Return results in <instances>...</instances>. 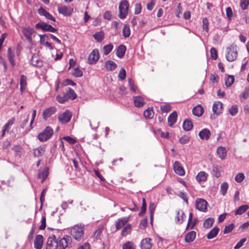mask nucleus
<instances>
[{
    "label": "nucleus",
    "mask_w": 249,
    "mask_h": 249,
    "mask_svg": "<svg viewBox=\"0 0 249 249\" xmlns=\"http://www.w3.org/2000/svg\"><path fill=\"white\" fill-rule=\"evenodd\" d=\"M67 94L65 91H64L61 94L58 95L56 96L57 101L61 104L64 103L65 102L68 101L69 98L68 96H67Z\"/></svg>",
    "instance_id": "obj_33"
},
{
    "label": "nucleus",
    "mask_w": 249,
    "mask_h": 249,
    "mask_svg": "<svg viewBox=\"0 0 249 249\" xmlns=\"http://www.w3.org/2000/svg\"><path fill=\"white\" fill-rule=\"evenodd\" d=\"M26 76L24 75H21L20 78V87H26L27 85Z\"/></svg>",
    "instance_id": "obj_58"
},
{
    "label": "nucleus",
    "mask_w": 249,
    "mask_h": 249,
    "mask_svg": "<svg viewBox=\"0 0 249 249\" xmlns=\"http://www.w3.org/2000/svg\"><path fill=\"white\" fill-rule=\"evenodd\" d=\"M72 117V112L67 110L64 112L60 114L58 116V119L61 124L68 123Z\"/></svg>",
    "instance_id": "obj_6"
},
{
    "label": "nucleus",
    "mask_w": 249,
    "mask_h": 249,
    "mask_svg": "<svg viewBox=\"0 0 249 249\" xmlns=\"http://www.w3.org/2000/svg\"><path fill=\"white\" fill-rule=\"evenodd\" d=\"M249 207L247 205H243L239 207L238 209L235 211V215H241L244 213L248 209Z\"/></svg>",
    "instance_id": "obj_40"
},
{
    "label": "nucleus",
    "mask_w": 249,
    "mask_h": 249,
    "mask_svg": "<svg viewBox=\"0 0 249 249\" xmlns=\"http://www.w3.org/2000/svg\"><path fill=\"white\" fill-rule=\"evenodd\" d=\"M208 202L202 198H198L196 201V208L201 212H205L207 210Z\"/></svg>",
    "instance_id": "obj_7"
},
{
    "label": "nucleus",
    "mask_w": 249,
    "mask_h": 249,
    "mask_svg": "<svg viewBox=\"0 0 249 249\" xmlns=\"http://www.w3.org/2000/svg\"><path fill=\"white\" fill-rule=\"evenodd\" d=\"M48 174V168L47 167H45L42 171V172L38 174V177L42 179V182H43L44 180L46 179V178H47Z\"/></svg>",
    "instance_id": "obj_39"
},
{
    "label": "nucleus",
    "mask_w": 249,
    "mask_h": 249,
    "mask_svg": "<svg viewBox=\"0 0 249 249\" xmlns=\"http://www.w3.org/2000/svg\"><path fill=\"white\" fill-rule=\"evenodd\" d=\"M208 175L205 172L201 171L196 175V178L197 182H205L208 178Z\"/></svg>",
    "instance_id": "obj_25"
},
{
    "label": "nucleus",
    "mask_w": 249,
    "mask_h": 249,
    "mask_svg": "<svg viewBox=\"0 0 249 249\" xmlns=\"http://www.w3.org/2000/svg\"><path fill=\"white\" fill-rule=\"evenodd\" d=\"M113 48V45L111 44H107L103 47L104 53L105 55L109 54Z\"/></svg>",
    "instance_id": "obj_47"
},
{
    "label": "nucleus",
    "mask_w": 249,
    "mask_h": 249,
    "mask_svg": "<svg viewBox=\"0 0 249 249\" xmlns=\"http://www.w3.org/2000/svg\"><path fill=\"white\" fill-rule=\"evenodd\" d=\"M43 243V237L42 235H36L34 242V247L36 249H41Z\"/></svg>",
    "instance_id": "obj_18"
},
{
    "label": "nucleus",
    "mask_w": 249,
    "mask_h": 249,
    "mask_svg": "<svg viewBox=\"0 0 249 249\" xmlns=\"http://www.w3.org/2000/svg\"><path fill=\"white\" fill-rule=\"evenodd\" d=\"M190 141V138L187 135H184L179 139V142L181 144L187 143Z\"/></svg>",
    "instance_id": "obj_57"
},
{
    "label": "nucleus",
    "mask_w": 249,
    "mask_h": 249,
    "mask_svg": "<svg viewBox=\"0 0 249 249\" xmlns=\"http://www.w3.org/2000/svg\"><path fill=\"white\" fill-rule=\"evenodd\" d=\"M249 4V0H241L240 6L242 9L246 10L247 9Z\"/></svg>",
    "instance_id": "obj_59"
},
{
    "label": "nucleus",
    "mask_w": 249,
    "mask_h": 249,
    "mask_svg": "<svg viewBox=\"0 0 249 249\" xmlns=\"http://www.w3.org/2000/svg\"><path fill=\"white\" fill-rule=\"evenodd\" d=\"M173 168L177 174L181 176L184 175L185 171L179 162L175 161L173 165Z\"/></svg>",
    "instance_id": "obj_15"
},
{
    "label": "nucleus",
    "mask_w": 249,
    "mask_h": 249,
    "mask_svg": "<svg viewBox=\"0 0 249 249\" xmlns=\"http://www.w3.org/2000/svg\"><path fill=\"white\" fill-rule=\"evenodd\" d=\"M234 78L233 76L229 75L225 78V84L227 87H230L234 82Z\"/></svg>",
    "instance_id": "obj_41"
},
{
    "label": "nucleus",
    "mask_w": 249,
    "mask_h": 249,
    "mask_svg": "<svg viewBox=\"0 0 249 249\" xmlns=\"http://www.w3.org/2000/svg\"><path fill=\"white\" fill-rule=\"evenodd\" d=\"M238 107L237 105H233L229 109V113L232 116H235L238 113Z\"/></svg>",
    "instance_id": "obj_48"
},
{
    "label": "nucleus",
    "mask_w": 249,
    "mask_h": 249,
    "mask_svg": "<svg viewBox=\"0 0 249 249\" xmlns=\"http://www.w3.org/2000/svg\"><path fill=\"white\" fill-rule=\"evenodd\" d=\"M65 92L67 96H68L69 99L74 100L77 97L75 91L71 88H69L68 89L66 90Z\"/></svg>",
    "instance_id": "obj_38"
},
{
    "label": "nucleus",
    "mask_w": 249,
    "mask_h": 249,
    "mask_svg": "<svg viewBox=\"0 0 249 249\" xmlns=\"http://www.w3.org/2000/svg\"><path fill=\"white\" fill-rule=\"evenodd\" d=\"M53 134V128L50 126H47L42 132L38 135L37 138L40 142H44L50 139Z\"/></svg>",
    "instance_id": "obj_3"
},
{
    "label": "nucleus",
    "mask_w": 249,
    "mask_h": 249,
    "mask_svg": "<svg viewBox=\"0 0 249 249\" xmlns=\"http://www.w3.org/2000/svg\"><path fill=\"white\" fill-rule=\"evenodd\" d=\"M182 126L184 130L189 131L193 128V123L190 120L186 119L183 122Z\"/></svg>",
    "instance_id": "obj_37"
},
{
    "label": "nucleus",
    "mask_w": 249,
    "mask_h": 249,
    "mask_svg": "<svg viewBox=\"0 0 249 249\" xmlns=\"http://www.w3.org/2000/svg\"><path fill=\"white\" fill-rule=\"evenodd\" d=\"M223 104L221 102L218 101L215 102L213 106V111L214 114L217 115L220 114L221 112Z\"/></svg>",
    "instance_id": "obj_20"
},
{
    "label": "nucleus",
    "mask_w": 249,
    "mask_h": 249,
    "mask_svg": "<svg viewBox=\"0 0 249 249\" xmlns=\"http://www.w3.org/2000/svg\"><path fill=\"white\" fill-rule=\"evenodd\" d=\"M34 31V29L30 27H23L22 30V32L25 38L29 42L32 41L31 36Z\"/></svg>",
    "instance_id": "obj_14"
},
{
    "label": "nucleus",
    "mask_w": 249,
    "mask_h": 249,
    "mask_svg": "<svg viewBox=\"0 0 249 249\" xmlns=\"http://www.w3.org/2000/svg\"><path fill=\"white\" fill-rule=\"evenodd\" d=\"M105 67L107 70L114 71L117 67V64L112 60H107L105 64Z\"/></svg>",
    "instance_id": "obj_35"
},
{
    "label": "nucleus",
    "mask_w": 249,
    "mask_h": 249,
    "mask_svg": "<svg viewBox=\"0 0 249 249\" xmlns=\"http://www.w3.org/2000/svg\"><path fill=\"white\" fill-rule=\"evenodd\" d=\"M217 154L221 159H225L227 156V150L226 148L222 146L218 147L217 149Z\"/></svg>",
    "instance_id": "obj_31"
},
{
    "label": "nucleus",
    "mask_w": 249,
    "mask_h": 249,
    "mask_svg": "<svg viewBox=\"0 0 249 249\" xmlns=\"http://www.w3.org/2000/svg\"><path fill=\"white\" fill-rule=\"evenodd\" d=\"M143 115L145 118L152 119L154 116V112L153 109L150 108H147L144 111Z\"/></svg>",
    "instance_id": "obj_44"
},
{
    "label": "nucleus",
    "mask_w": 249,
    "mask_h": 249,
    "mask_svg": "<svg viewBox=\"0 0 249 249\" xmlns=\"http://www.w3.org/2000/svg\"><path fill=\"white\" fill-rule=\"evenodd\" d=\"M234 228V225L233 223H231L229 225L226 226L224 229L223 233L224 234L229 233L231 232L233 230Z\"/></svg>",
    "instance_id": "obj_51"
},
{
    "label": "nucleus",
    "mask_w": 249,
    "mask_h": 249,
    "mask_svg": "<svg viewBox=\"0 0 249 249\" xmlns=\"http://www.w3.org/2000/svg\"><path fill=\"white\" fill-rule=\"evenodd\" d=\"M93 37L97 42H101L104 38V34L102 31L96 33L93 35Z\"/></svg>",
    "instance_id": "obj_46"
},
{
    "label": "nucleus",
    "mask_w": 249,
    "mask_h": 249,
    "mask_svg": "<svg viewBox=\"0 0 249 249\" xmlns=\"http://www.w3.org/2000/svg\"><path fill=\"white\" fill-rule=\"evenodd\" d=\"M196 237V232L195 231L189 232L185 236L184 240L186 243H190L194 241Z\"/></svg>",
    "instance_id": "obj_27"
},
{
    "label": "nucleus",
    "mask_w": 249,
    "mask_h": 249,
    "mask_svg": "<svg viewBox=\"0 0 249 249\" xmlns=\"http://www.w3.org/2000/svg\"><path fill=\"white\" fill-rule=\"evenodd\" d=\"M47 248L49 249H57V239L55 235L50 236L47 242Z\"/></svg>",
    "instance_id": "obj_13"
},
{
    "label": "nucleus",
    "mask_w": 249,
    "mask_h": 249,
    "mask_svg": "<svg viewBox=\"0 0 249 249\" xmlns=\"http://www.w3.org/2000/svg\"><path fill=\"white\" fill-rule=\"evenodd\" d=\"M31 63L33 65L41 67L43 66L42 61L40 60L37 56H33L31 60Z\"/></svg>",
    "instance_id": "obj_36"
},
{
    "label": "nucleus",
    "mask_w": 249,
    "mask_h": 249,
    "mask_svg": "<svg viewBox=\"0 0 249 249\" xmlns=\"http://www.w3.org/2000/svg\"><path fill=\"white\" fill-rule=\"evenodd\" d=\"M72 75L76 77H80L82 76L83 72L79 68H76L73 70Z\"/></svg>",
    "instance_id": "obj_52"
},
{
    "label": "nucleus",
    "mask_w": 249,
    "mask_h": 249,
    "mask_svg": "<svg viewBox=\"0 0 249 249\" xmlns=\"http://www.w3.org/2000/svg\"><path fill=\"white\" fill-rule=\"evenodd\" d=\"M151 241V239L149 238L142 239L141 242V249H151L152 247Z\"/></svg>",
    "instance_id": "obj_16"
},
{
    "label": "nucleus",
    "mask_w": 249,
    "mask_h": 249,
    "mask_svg": "<svg viewBox=\"0 0 249 249\" xmlns=\"http://www.w3.org/2000/svg\"><path fill=\"white\" fill-rule=\"evenodd\" d=\"M185 216V213L182 210L178 211L177 212V214L176 218V222L178 224H181L183 221V219Z\"/></svg>",
    "instance_id": "obj_34"
},
{
    "label": "nucleus",
    "mask_w": 249,
    "mask_h": 249,
    "mask_svg": "<svg viewBox=\"0 0 249 249\" xmlns=\"http://www.w3.org/2000/svg\"><path fill=\"white\" fill-rule=\"evenodd\" d=\"M134 103L135 106L137 107H141L145 104L143 98L140 96L134 97Z\"/></svg>",
    "instance_id": "obj_26"
},
{
    "label": "nucleus",
    "mask_w": 249,
    "mask_h": 249,
    "mask_svg": "<svg viewBox=\"0 0 249 249\" xmlns=\"http://www.w3.org/2000/svg\"><path fill=\"white\" fill-rule=\"evenodd\" d=\"M12 149L15 153L17 156H20L22 147L20 145H14L12 147Z\"/></svg>",
    "instance_id": "obj_49"
},
{
    "label": "nucleus",
    "mask_w": 249,
    "mask_h": 249,
    "mask_svg": "<svg viewBox=\"0 0 249 249\" xmlns=\"http://www.w3.org/2000/svg\"><path fill=\"white\" fill-rule=\"evenodd\" d=\"M118 77L122 80H124L125 79L126 71L124 68H122L120 70L118 74Z\"/></svg>",
    "instance_id": "obj_56"
},
{
    "label": "nucleus",
    "mask_w": 249,
    "mask_h": 249,
    "mask_svg": "<svg viewBox=\"0 0 249 249\" xmlns=\"http://www.w3.org/2000/svg\"><path fill=\"white\" fill-rule=\"evenodd\" d=\"M193 114L196 116H201L204 112V109L201 106H196L192 110Z\"/></svg>",
    "instance_id": "obj_30"
},
{
    "label": "nucleus",
    "mask_w": 249,
    "mask_h": 249,
    "mask_svg": "<svg viewBox=\"0 0 249 249\" xmlns=\"http://www.w3.org/2000/svg\"><path fill=\"white\" fill-rule=\"evenodd\" d=\"M131 229V225L130 224H127L123 229L122 231V235L123 236L126 235L130 231Z\"/></svg>",
    "instance_id": "obj_53"
},
{
    "label": "nucleus",
    "mask_w": 249,
    "mask_h": 249,
    "mask_svg": "<svg viewBox=\"0 0 249 249\" xmlns=\"http://www.w3.org/2000/svg\"><path fill=\"white\" fill-rule=\"evenodd\" d=\"M122 249H136V246L131 241H127L123 245Z\"/></svg>",
    "instance_id": "obj_43"
},
{
    "label": "nucleus",
    "mask_w": 249,
    "mask_h": 249,
    "mask_svg": "<svg viewBox=\"0 0 249 249\" xmlns=\"http://www.w3.org/2000/svg\"><path fill=\"white\" fill-rule=\"evenodd\" d=\"M128 82L131 91L135 92L136 91V87L134 85V82L130 78L128 79Z\"/></svg>",
    "instance_id": "obj_62"
},
{
    "label": "nucleus",
    "mask_w": 249,
    "mask_h": 249,
    "mask_svg": "<svg viewBox=\"0 0 249 249\" xmlns=\"http://www.w3.org/2000/svg\"><path fill=\"white\" fill-rule=\"evenodd\" d=\"M71 237L68 235H65L63 238L57 239V249H65L71 243Z\"/></svg>",
    "instance_id": "obj_4"
},
{
    "label": "nucleus",
    "mask_w": 249,
    "mask_h": 249,
    "mask_svg": "<svg viewBox=\"0 0 249 249\" xmlns=\"http://www.w3.org/2000/svg\"><path fill=\"white\" fill-rule=\"evenodd\" d=\"M36 28H40L44 31H48L52 33H54L56 31V29L52 25L41 21L36 24Z\"/></svg>",
    "instance_id": "obj_8"
},
{
    "label": "nucleus",
    "mask_w": 249,
    "mask_h": 249,
    "mask_svg": "<svg viewBox=\"0 0 249 249\" xmlns=\"http://www.w3.org/2000/svg\"><path fill=\"white\" fill-rule=\"evenodd\" d=\"M214 219L213 218H208L206 219L203 223V226L205 228L209 229L211 227L214 222Z\"/></svg>",
    "instance_id": "obj_42"
},
{
    "label": "nucleus",
    "mask_w": 249,
    "mask_h": 249,
    "mask_svg": "<svg viewBox=\"0 0 249 249\" xmlns=\"http://www.w3.org/2000/svg\"><path fill=\"white\" fill-rule=\"evenodd\" d=\"M222 167L220 165L213 164L212 166V174L215 178H218L221 176Z\"/></svg>",
    "instance_id": "obj_17"
},
{
    "label": "nucleus",
    "mask_w": 249,
    "mask_h": 249,
    "mask_svg": "<svg viewBox=\"0 0 249 249\" xmlns=\"http://www.w3.org/2000/svg\"><path fill=\"white\" fill-rule=\"evenodd\" d=\"M237 47L236 45H231L226 49V58L229 62L234 61L237 56Z\"/></svg>",
    "instance_id": "obj_2"
},
{
    "label": "nucleus",
    "mask_w": 249,
    "mask_h": 249,
    "mask_svg": "<svg viewBox=\"0 0 249 249\" xmlns=\"http://www.w3.org/2000/svg\"><path fill=\"white\" fill-rule=\"evenodd\" d=\"M58 11L60 14L65 16H70L73 12V9L71 7L62 5L58 7Z\"/></svg>",
    "instance_id": "obj_11"
},
{
    "label": "nucleus",
    "mask_w": 249,
    "mask_h": 249,
    "mask_svg": "<svg viewBox=\"0 0 249 249\" xmlns=\"http://www.w3.org/2000/svg\"><path fill=\"white\" fill-rule=\"evenodd\" d=\"M46 150V147L45 145L40 146L34 150V156L36 157H39L42 156Z\"/></svg>",
    "instance_id": "obj_23"
},
{
    "label": "nucleus",
    "mask_w": 249,
    "mask_h": 249,
    "mask_svg": "<svg viewBox=\"0 0 249 249\" xmlns=\"http://www.w3.org/2000/svg\"><path fill=\"white\" fill-rule=\"evenodd\" d=\"M84 225L80 224L75 225L71 228V235L75 240L80 241L84 239Z\"/></svg>",
    "instance_id": "obj_1"
},
{
    "label": "nucleus",
    "mask_w": 249,
    "mask_h": 249,
    "mask_svg": "<svg viewBox=\"0 0 249 249\" xmlns=\"http://www.w3.org/2000/svg\"><path fill=\"white\" fill-rule=\"evenodd\" d=\"M178 118L177 113L176 111L173 112L168 117V123L169 126H172L177 122Z\"/></svg>",
    "instance_id": "obj_24"
},
{
    "label": "nucleus",
    "mask_w": 249,
    "mask_h": 249,
    "mask_svg": "<svg viewBox=\"0 0 249 249\" xmlns=\"http://www.w3.org/2000/svg\"><path fill=\"white\" fill-rule=\"evenodd\" d=\"M15 121V118H12L11 119L9 120L8 122L5 124L1 130V136L2 137H3L5 136V133L6 132H9L10 128H11L13 124L14 123Z\"/></svg>",
    "instance_id": "obj_12"
},
{
    "label": "nucleus",
    "mask_w": 249,
    "mask_h": 249,
    "mask_svg": "<svg viewBox=\"0 0 249 249\" xmlns=\"http://www.w3.org/2000/svg\"><path fill=\"white\" fill-rule=\"evenodd\" d=\"M228 187L229 184L227 182H224L221 184L220 186V192L222 195L224 196L226 195Z\"/></svg>",
    "instance_id": "obj_45"
},
{
    "label": "nucleus",
    "mask_w": 249,
    "mask_h": 249,
    "mask_svg": "<svg viewBox=\"0 0 249 249\" xmlns=\"http://www.w3.org/2000/svg\"><path fill=\"white\" fill-rule=\"evenodd\" d=\"M38 12L40 15L45 17L47 19L55 21L54 18L44 9L42 8L39 9Z\"/></svg>",
    "instance_id": "obj_28"
},
{
    "label": "nucleus",
    "mask_w": 249,
    "mask_h": 249,
    "mask_svg": "<svg viewBox=\"0 0 249 249\" xmlns=\"http://www.w3.org/2000/svg\"><path fill=\"white\" fill-rule=\"evenodd\" d=\"M160 109L163 112H168L171 110V107L169 105L161 106Z\"/></svg>",
    "instance_id": "obj_64"
},
{
    "label": "nucleus",
    "mask_w": 249,
    "mask_h": 249,
    "mask_svg": "<svg viewBox=\"0 0 249 249\" xmlns=\"http://www.w3.org/2000/svg\"><path fill=\"white\" fill-rule=\"evenodd\" d=\"M211 57L215 60L217 58V53L216 50L214 48H212L210 50Z\"/></svg>",
    "instance_id": "obj_61"
},
{
    "label": "nucleus",
    "mask_w": 249,
    "mask_h": 249,
    "mask_svg": "<svg viewBox=\"0 0 249 249\" xmlns=\"http://www.w3.org/2000/svg\"><path fill=\"white\" fill-rule=\"evenodd\" d=\"M219 228L217 227H214L207 235V238L211 239L214 238L218 234Z\"/></svg>",
    "instance_id": "obj_32"
},
{
    "label": "nucleus",
    "mask_w": 249,
    "mask_h": 249,
    "mask_svg": "<svg viewBox=\"0 0 249 249\" xmlns=\"http://www.w3.org/2000/svg\"><path fill=\"white\" fill-rule=\"evenodd\" d=\"M8 58L9 61L12 66L15 65V51L11 48L8 49Z\"/></svg>",
    "instance_id": "obj_19"
},
{
    "label": "nucleus",
    "mask_w": 249,
    "mask_h": 249,
    "mask_svg": "<svg viewBox=\"0 0 249 249\" xmlns=\"http://www.w3.org/2000/svg\"><path fill=\"white\" fill-rule=\"evenodd\" d=\"M247 239L246 238H242L234 246V249H238L242 247L244 245V243L246 241Z\"/></svg>",
    "instance_id": "obj_60"
},
{
    "label": "nucleus",
    "mask_w": 249,
    "mask_h": 249,
    "mask_svg": "<svg viewBox=\"0 0 249 249\" xmlns=\"http://www.w3.org/2000/svg\"><path fill=\"white\" fill-rule=\"evenodd\" d=\"M56 108L55 107H50L45 109L42 113V118L44 120H47L52 115L56 112Z\"/></svg>",
    "instance_id": "obj_10"
},
{
    "label": "nucleus",
    "mask_w": 249,
    "mask_h": 249,
    "mask_svg": "<svg viewBox=\"0 0 249 249\" xmlns=\"http://www.w3.org/2000/svg\"><path fill=\"white\" fill-rule=\"evenodd\" d=\"M123 36L125 37H128L130 35V30L129 27L128 25H125L123 29Z\"/></svg>",
    "instance_id": "obj_50"
},
{
    "label": "nucleus",
    "mask_w": 249,
    "mask_h": 249,
    "mask_svg": "<svg viewBox=\"0 0 249 249\" xmlns=\"http://www.w3.org/2000/svg\"><path fill=\"white\" fill-rule=\"evenodd\" d=\"M244 174L242 173L237 174L235 177V180L238 183H241L244 180Z\"/></svg>",
    "instance_id": "obj_54"
},
{
    "label": "nucleus",
    "mask_w": 249,
    "mask_h": 249,
    "mask_svg": "<svg viewBox=\"0 0 249 249\" xmlns=\"http://www.w3.org/2000/svg\"><path fill=\"white\" fill-rule=\"evenodd\" d=\"M125 51H126L125 46L124 45H121L119 46L117 49L116 55L119 58H121L124 56Z\"/></svg>",
    "instance_id": "obj_29"
},
{
    "label": "nucleus",
    "mask_w": 249,
    "mask_h": 249,
    "mask_svg": "<svg viewBox=\"0 0 249 249\" xmlns=\"http://www.w3.org/2000/svg\"><path fill=\"white\" fill-rule=\"evenodd\" d=\"M102 231H103V228L102 227L99 228L94 232V237L97 239H99Z\"/></svg>",
    "instance_id": "obj_63"
},
{
    "label": "nucleus",
    "mask_w": 249,
    "mask_h": 249,
    "mask_svg": "<svg viewBox=\"0 0 249 249\" xmlns=\"http://www.w3.org/2000/svg\"><path fill=\"white\" fill-rule=\"evenodd\" d=\"M198 135L201 139L208 140L210 137L211 132L208 129L204 128L199 132Z\"/></svg>",
    "instance_id": "obj_21"
},
{
    "label": "nucleus",
    "mask_w": 249,
    "mask_h": 249,
    "mask_svg": "<svg viewBox=\"0 0 249 249\" xmlns=\"http://www.w3.org/2000/svg\"><path fill=\"white\" fill-rule=\"evenodd\" d=\"M99 53L98 49H94L88 57V62L90 64H95L99 59Z\"/></svg>",
    "instance_id": "obj_9"
},
{
    "label": "nucleus",
    "mask_w": 249,
    "mask_h": 249,
    "mask_svg": "<svg viewBox=\"0 0 249 249\" xmlns=\"http://www.w3.org/2000/svg\"><path fill=\"white\" fill-rule=\"evenodd\" d=\"M129 8V3L126 0L121 1L120 3L119 9V17L120 18H124L128 14Z\"/></svg>",
    "instance_id": "obj_5"
},
{
    "label": "nucleus",
    "mask_w": 249,
    "mask_h": 249,
    "mask_svg": "<svg viewBox=\"0 0 249 249\" xmlns=\"http://www.w3.org/2000/svg\"><path fill=\"white\" fill-rule=\"evenodd\" d=\"M146 210V202L145 198L142 199V206L141 208V212L139 213V215L143 214Z\"/></svg>",
    "instance_id": "obj_55"
},
{
    "label": "nucleus",
    "mask_w": 249,
    "mask_h": 249,
    "mask_svg": "<svg viewBox=\"0 0 249 249\" xmlns=\"http://www.w3.org/2000/svg\"><path fill=\"white\" fill-rule=\"evenodd\" d=\"M129 220L128 217H124L119 218L116 222V228L118 230L120 229L123 226H124Z\"/></svg>",
    "instance_id": "obj_22"
}]
</instances>
